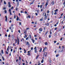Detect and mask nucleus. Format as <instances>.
Here are the masks:
<instances>
[{"label":"nucleus","mask_w":65,"mask_h":65,"mask_svg":"<svg viewBox=\"0 0 65 65\" xmlns=\"http://www.w3.org/2000/svg\"><path fill=\"white\" fill-rule=\"evenodd\" d=\"M13 52L14 53H15V51L14 50V51H13Z\"/></svg>","instance_id":"nucleus-56"},{"label":"nucleus","mask_w":65,"mask_h":65,"mask_svg":"<svg viewBox=\"0 0 65 65\" xmlns=\"http://www.w3.org/2000/svg\"><path fill=\"white\" fill-rule=\"evenodd\" d=\"M34 50H35V52L36 53H37V49H36V47H35L34 48Z\"/></svg>","instance_id":"nucleus-2"},{"label":"nucleus","mask_w":65,"mask_h":65,"mask_svg":"<svg viewBox=\"0 0 65 65\" xmlns=\"http://www.w3.org/2000/svg\"><path fill=\"white\" fill-rule=\"evenodd\" d=\"M10 15H11L12 14H11V12H10Z\"/></svg>","instance_id":"nucleus-57"},{"label":"nucleus","mask_w":65,"mask_h":65,"mask_svg":"<svg viewBox=\"0 0 65 65\" xmlns=\"http://www.w3.org/2000/svg\"><path fill=\"white\" fill-rule=\"evenodd\" d=\"M13 25L12 24H11V27H13Z\"/></svg>","instance_id":"nucleus-42"},{"label":"nucleus","mask_w":65,"mask_h":65,"mask_svg":"<svg viewBox=\"0 0 65 65\" xmlns=\"http://www.w3.org/2000/svg\"><path fill=\"white\" fill-rule=\"evenodd\" d=\"M49 11H48V10L47 11V13H49Z\"/></svg>","instance_id":"nucleus-54"},{"label":"nucleus","mask_w":65,"mask_h":65,"mask_svg":"<svg viewBox=\"0 0 65 65\" xmlns=\"http://www.w3.org/2000/svg\"><path fill=\"white\" fill-rule=\"evenodd\" d=\"M24 32H27V31L26 30H24Z\"/></svg>","instance_id":"nucleus-39"},{"label":"nucleus","mask_w":65,"mask_h":65,"mask_svg":"<svg viewBox=\"0 0 65 65\" xmlns=\"http://www.w3.org/2000/svg\"><path fill=\"white\" fill-rule=\"evenodd\" d=\"M18 32H19V33H21L20 31V30H19Z\"/></svg>","instance_id":"nucleus-48"},{"label":"nucleus","mask_w":65,"mask_h":65,"mask_svg":"<svg viewBox=\"0 0 65 65\" xmlns=\"http://www.w3.org/2000/svg\"><path fill=\"white\" fill-rule=\"evenodd\" d=\"M45 52H44L43 55V56L44 57V56H45Z\"/></svg>","instance_id":"nucleus-23"},{"label":"nucleus","mask_w":65,"mask_h":65,"mask_svg":"<svg viewBox=\"0 0 65 65\" xmlns=\"http://www.w3.org/2000/svg\"><path fill=\"white\" fill-rule=\"evenodd\" d=\"M39 30L40 31H41V32L42 31V28H40L39 29Z\"/></svg>","instance_id":"nucleus-7"},{"label":"nucleus","mask_w":65,"mask_h":65,"mask_svg":"<svg viewBox=\"0 0 65 65\" xmlns=\"http://www.w3.org/2000/svg\"><path fill=\"white\" fill-rule=\"evenodd\" d=\"M18 44H19V39H18Z\"/></svg>","instance_id":"nucleus-12"},{"label":"nucleus","mask_w":65,"mask_h":65,"mask_svg":"<svg viewBox=\"0 0 65 65\" xmlns=\"http://www.w3.org/2000/svg\"><path fill=\"white\" fill-rule=\"evenodd\" d=\"M35 14H36V15L37 16L38 15V14L37 13H36Z\"/></svg>","instance_id":"nucleus-32"},{"label":"nucleus","mask_w":65,"mask_h":65,"mask_svg":"<svg viewBox=\"0 0 65 65\" xmlns=\"http://www.w3.org/2000/svg\"><path fill=\"white\" fill-rule=\"evenodd\" d=\"M32 41L33 42V43H34V42H35V41L34 40H32Z\"/></svg>","instance_id":"nucleus-28"},{"label":"nucleus","mask_w":65,"mask_h":65,"mask_svg":"<svg viewBox=\"0 0 65 65\" xmlns=\"http://www.w3.org/2000/svg\"><path fill=\"white\" fill-rule=\"evenodd\" d=\"M2 58L3 60H4H4H5L4 58V57H3V56H2Z\"/></svg>","instance_id":"nucleus-26"},{"label":"nucleus","mask_w":65,"mask_h":65,"mask_svg":"<svg viewBox=\"0 0 65 65\" xmlns=\"http://www.w3.org/2000/svg\"><path fill=\"white\" fill-rule=\"evenodd\" d=\"M3 10H5V9H6V7H4L3 8Z\"/></svg>","instance_id":"nucleus-16"},{"label":"nucleus","mask_w":65,"mask_h":65,"mask_svg":"<svg viewBox=\"0 0 65 65\" xmlns=\"http://www.w3.org/2000/svg\"><path fill=\"white\" fill-rule=\"evenodd\" d=\"M18 8H17V7H16V8H15V9H16V10H17V11H18Z\"/></svg>","instance_id":"nucleus-29"},{"label":"nucleus","mask_w":65,"mask_h":65,"mask_svg":"<svg viewBox=\"0 0 65 65\" xmlns=\"http://www.w3.org/2000/svg\"><path fill=\"white\" fill-rule=\"evenodd\" d=\"M14 19H15V15H14Z\"/></svg>","instance_id":"nucleus-63"},{"label":"nucleus","mask_w":65,"mask_h":65,"mask_svg":"<svg viewBox=\"0 0 65 65\" xmlns=\"http://www.w3.org/2000/svg\"><path fill=\"white\" fill-rule=\"evenodd\" d=\"M55 27H56L57 26V25L56 24H55L54 25Z\"/></svg>","instance_id":"nucleus-55"},{"label":"nucleus","mask_w":65,"mask_h":65,"mask_svg":"<svg viewBox=\"0 0 65 65\" xmlns=\"http://www.w3.org/2000/svg\"><path fill=\"white\" fill-rule=\"evenodd\" d=\"M49 38H51V35H50L49 36Z\"/></svg>","instance_id":"nucleus-27"},{"label":"nucleus","mask_w":65,"mask_h":65,"mask_svg":"<svg viewBox=\"0 0 65 65\" xmlns=\"http://www.w3.org/2000/svg\"><path fill=\"white\" fill-rule=\"evenodd\" d=\"M6 54H8V52H7V51H6Z\"/></svg>","instance_id":"nucleus-31"},{"label":"nucleus","mask_w":65,"mask_h":65,"mask_svg":"<svg viewBox=\"0 0 65 65\" xmlns=\"http://www.w3.org/2000/svg\"><path fill=\"white\" fill-rule=\"evenodd\" d=\"M41 65V63H39L38 65Z\"/></svg>","instance_id":"nucleus-58"},{"label":"nucleus","mask_w":65,"mask_h":65,"mask_svg":"<svg viewBox=\"0 0 65 65\" xmlns=\"http://www.w3.org/2000/svg\"><path fill=\"white\" fill-rule=\"evenodd\" d=\"M24 35H25V37H27V35H26V34H25Z\"/></svg>","instance_id":"nucleus-34"},{"label":"nucleus","mask_w":65,"mask_h":65,"mask_svg":"<svg viewBox=\"0 0 65 65\" xmlns=\"http://www.w3.org/2000/svg\"><path fill=\"white\" fill-rule=\"evenodd\" d=\"M10 23H11V20H10V21H9Z\"/></svg>","instance_id":"nucleus-64"},{"label":"nucleus","mask_w":65,"mask_h":65,"mask_svg":"<svg viewBox=\"0 0 65 65\" xmlns=\"http://www.w3.org/2000/svg\"><path fill=\"white\" fill-rule=\"evenodd\" d=\"M20 50H22V48H21V47H20Z\"/></svg>","instance_id":"nucleus-61"},{"label":"nucleus","mask_w":65,"mask_h":65,"mask_svg":"<svg viewBox=\"0 0 65 65\" xmlns=\"http://www.w3.org/2000/svg\"><path fill=\"white\" fill-rule=\"evenodd\" d=\"M45 17L44 18V19H46V18H47V16H45Z\"/></svg>","instance_id":"nucleus-33"},{"label":"nucleus","mask_w":65,"mask_h":65,"mask_svg":"<svg viewBox=\"0 0 65 65\" xmlns=\"http://www.w3.org/2000/svg\"><path fill=\"white\" fill-rule=\"evenodd\" d=\"M19 60H21V57H19Z\"/></svg>","instance_id":"nucleus-53"},{"label":"nucleus","mask_w":65,"mask_h":65,"mask_svg":"<svg viewBox=\"0 0 65 65\" xmlns=\"http://www.w3.org/2000/svg\"><path fill=\"white\" fill-rule=\"evenodd\" d=\"M33 49V48L32 47L31 48V50H32Z\"/></svg>","instance_id":"nucleus-51"},{"label":"nucleus","mask_w":65,"mask_h":65,"mask_svg":"<svg viewBox=\"0 0 65 65\" xmlns=\"http://www.w3.org/2000/svg\"><path fill=\"white\" fill-rule=\"evenodd\" d=\"M9 46H8V48H7V51H8V50H9Z\"/></svg>","instance_id":"nucleus-10"},{"label":"nucleus","mask_w":65,"mask_h":65,"mask_svg":"<svg viewBox=\"0 0 65 65\" xmlns=\"http://www.w3.org/2000/svg\"><path fill=\"white\" fill-rule=\"evenodd\" d=\"M20 12H21V13H23L24 12H23V11H21Z\"/></svg>","instance_id":"nucleus-36"},{"label":"nucleus","mask_w":65,"mask_h":65,"mask_svg":"<svg viewBox=\"0 0 65 65\" xmlns=\"http://www.w3.org/2000/svg\"><path fill=\"white\" fill-rule=\"evenodd\" d=\"M12 30H13V29H11V32H13V31Z\"/></svg>","instance_id":"nucleus-60"},{"label":"nucleus","mask_w":65,"mask_h":65,"mask_svg":"<svg viewBox=\"0 0 65 65\" xmlns=\"http://www.w3.org/2000/svg\"><path fill=\"white\" fill-rule=\"evenodd\" d=\"M19 23V25H21V22H20Z\"/></svg>","instance_id":"nucleus-46"},{"label":"nucleus","mask_w":65,"mask_h":65,"mask_svg":"<svg viewBox=\"0 0 65 65\" xmlns=\"http://www.w3.org/2000/svg\"><path fill=\"white\" fill-rule=\"evenodd\" d=\"M24 53H26V50L25 49L24 50Z\"/></svg>","instance_id":"nucleus-24"},{"label":"nucleus","mask_w":65,"mask_h":65,"mask_svg":"<svg viewBox=\"0 0 65 65\" xmlns=\"http://www.w3.org/2000/svg\"><path fill=\"white\" fill-rule=\"evenodd\" d=\"M42 5H41L40 6V8H42Z\"/></svg>","instance_id":"nucleus-47"},{"label":"nucleus","mask_w":65,"mask_h":65,"mask_svg":"<svg viewBox=\"0 0 65 65\" xmlns=\"http://www.w3.org/2000/svg\"><path fill=\"white\" fill-rule=\"evenodd\" d=\"M2 54H4L3 51V50H2Z\"/></svg>","instance_id":"nucleus-25"},{"label":"nucleus","mask_w":65,"mask_h":65,"mask_svg":"<svg viewBox=\"0 0 65 65\" xmlns=\"http://www.w3.org/2000/svg\"><path fill=\"white\" fill-rule=\"evenodd\" d=\"M28 18H31V17H30V15H29L28 16Z\"/></svg>","instance_id":"nucleus-30"},{"label":"nucleus","mask_w":65,"mask_h":65,"mask_svg":"<svg viewBox=\"0 0 65 65\" xmlns=\"http://www.w3.org/2000/svg\"><path fill=\"white\" fill-rule=\"evenodd\" d=\"M18 59H17L16 60V62H18Z\"/></svg>","instance_id":"nucleus-62"},{"label":"nucleus","mask_w":65,"mask_h":65,"mask_svg":"<svg viewBox=\"0 0 65 65\" xmlns=\"http://www.w3.org/2000/svg\"><path fill=\"white\" fill-rule=\"evenodd\" d=\"M63 5H64V6H65V2H64L63 3Z\"/></svg>","instance_id":"nucleus-41"},{"label":"nucleus","mask_w":65,"mask_h":65,"mask_svg":"<svg viewBox=\"0 0 65 65\" xmlns=\"http://www.w3.org/2000/svg\"><path fill=\"white\" fill-rule=\"evenodd\" d=\"M4 4H6V2H5V1H4Z\"/></svg>","instance_id":"nucleus-18"},{"label":"nucleus","mask_w":65,"mask_h":65,"mask_svg":"<svg viewBox=\"0 0 65 65\" xmlns=\"http://www.w3.org/2000/svg\"><path fill=\"white\" fill-rule=\"evenodd\" d=\"M13 50V49H11V52H12V51Z\"/></svg>","instance_id":"nucleus-44"},{"label":"nucleus","mask_w":65,"mask_h":65,"mask_svg":"<svg viewBox=\"0 0 65 65\" xmlns=\"http://www.w3.org/2000/svg\"><path fill=\"white\" fill-rule=\"evenodd\" d=\"M59 54H57L56 55V57H58V56H59Z\"/></svg>","instance_id":"nucleus-20"},{"label":"nucleus","mask_w":65,"mask_h":65,"mask_svg":"<svg viewBox=\"0 0 65 65\" xmlns=\"http://www.w3.org/2000/svg\"><path fill=\"white\" fill-rule=\"evenodd\" d=\"M54 14H57V13L56 12H55L54 13Z\"/></svg>","instance_id":"nucleus-59"},{"label":"nucleus","mask_w":65,"mask_h":65,"mask_svg":"<svg viewBox=\"0 0 65 65\" xmlns=\"http://www.w3.org/2000/svg\"><path fill=\"white\" fill-rule=\"evenodd\" d=\"M8 37H10V35H8Z\"/></svg>","instance_id":"nucleus-45"},{"label":"nucleus","mask_w":65,"mask_h":65,"mask_svg":"<svg viewBox=\"0 0 65 65\" xmlns=\"http://www.w3.org/2000/svg\"><path fill=\"white\" fill-rule=\"evenodd\" d=\"M7 20H8V19H7V18H6L5 21L6 22H7Z\"/></svg>","instance_id":"nucleus-11"},{"label":"nucleus","mask_w":65,"mask_h":65,"mask_svg":"<svg viewBox=\"0 0 65 65\" xmlns=\"http://www.w3.org/2000/svg\"><path fill=\"white\" fill-rule=\"evenodd\" d=\"M18 20H19V18H17L16 20L17 21H18Z\"/></svg>","instance_id":"nucleus-40"},{"label":"nucleus","mask_w":65,"mask_h":65,"mask_svg":"<svg viewBox=\"0 0 65 65\" xmlns=\"http://www.w3.org/2000/svg\"><path fill=\"white\" fill-rule=\"evenodd\" d=\"M56 42H57V41H54V43H56Z\"/></svg>","instance_id":"nucleus-35"},{"label":"nucleus","mask_w":65,"mask_h":65,"mask_svg":"<svg viewBox=\"0 0 65 65\" xmlns=\"http://www.w3.org/2000/svg\"><path fill=\"white\" fill-rule=\"evenodd\" d=\"M45 24H46V26H48L49 25V23H47L46 24V23H45Z\"/></svg>","instance_id":"nucleus-6"},{"label":"nucleus","mask_w":65,"mask_h":65,"mask_svg":"<svg viewBox=\"0 0 65 65\" xmlns=\"http://www.w3.org/2000/svg\"><path fill=\"white\" fill-rule=\"evenodd\" d=\"M58 10V9H56V10H54V12H57Z\"/></svg>","instance_id":"nucleus-8"},{"label":"nucleus","mask_w":65,"mask_h":65,"mask_svg":"<svg viewBox=\"0 0 65 65\" xmlns=\"http://www.w3.org/2000/svg\"><path fill=\"white\" fill-rule=\"evenodd\" d=\"M49 62H50V63H51V60L50 59L49 60Z\"/></svg>","instance_id":"nucleus-14"},{"label":"nucleus","mask_w":65,"mask_h":65,"mask_svg":"<svg viewBox=\"0 0 65 65\" xmlns=\"http://www.w3.org/2000/svg\"><path fill=\"white\" fill-rule=\"evenodd\" d=\"M26 44L27 45L28 47H29V46H30V43L28 42H26Z\"/></svg>","instance_id":"nucleus-1"},{"label":"nucleus","mask_w":65,"mask_h":65,"mask_svg":"<svg viewBox=\"0 0 65 65\" xmlns=\"http://www.w3.org/2000/svg\"><path fill=\"white\" fill-rule=\"evenodd\" d=\"M57 29V27L55 28V30H56Z\"/></svg>","instance_id":"nucleus-49"},{"label":"nucleus","mask_w":65,"mask_h":65,"mask_svg":"<svg viewBox=\"0 0 65 65\" xmlns=\"http://www.w3.org/2000/svg\"><path fill=\"white\" fill-rule=\"evenodd\" d=\"M5 13H7V11L6 10L5 11Z\"/></svg>","instance_id":"nucleus-37"},{"label":"nucleus","mask_w":65,"mask_h":65,"mask_svg":"<svg viewBox=\"0 0 65 65\" xmlns=\"http://www.w3.org/2000/svg\"><path fill=\"white\" fill-rule=\"evenodd\" d=\"M55 3H54V1H53L50 4V5H53Z\"/></svg>","instance_id":"nucleus-3"},{"label":"nucleus","mask_w":65,"mask_h":65,"mask_svg":"<svg viewBox=\"0 0 65 65\" xmlns=\"http://www.w3.org/2000/svg\"><path fill=\"white\" fill-rule=\"evenodd\" d=\"M8 7H11V6L10 5V2H8Z\"/></svg>","instance_id":"nucleus-5"},{"label":"nucleus","mask_w":65,"mask_h":65,"mask_svg":"<svg viewBox=\"0 0 65 65\" xmlns=\"http://www.w3.org/2000/svg\"><path fill=\"white\" fill-rule=\"evenodd\" d=\"M27 55H31V54H30V53H28L27 54Z\"/></svg>","instance_id":"nucleus-52"},{"label":"nucleus","mask_w":65,"mask_h":65,"mask_svg":"<svg viewBox=\"0 0 65 65\" xmlns=\"http://www.w3.org/2000/svg\"><path fill=\"white\" fill-rule=\"evenodd\" d=\"M33 3H34V2H33L32 3H31L30 4H33Z\"/></svg>","instance_id":"nucleus-19"},{"label":"nucleus","mask_w":65,"mask_h":65,"mask_svg":"<svg viewBox=\"0 0 65 65\" xmlns=\"http://www.w3.org/2000/svg\"><path fill=\"white\" fill-rule=\"evenodd\" d=\"M48 5V1H47L46 2V4L45 5V6L46 7H47V5Z\"/></svg>","instance_id":"nucleus-4"},{"label":"nucleus","mask_w":65,"mask_h":65,"mask_svg":"<svg viewBox=\"0 0 65 65\" xmlns=\"http://www.w3.org/2000/svg\"><path fill=\"white\" fill-rule=\"evenodd\" d=\"M60 44V43H57V45H58V44Z\"/></svg>","instance_id":"nucleus-43"},{"label":"nucleus","mask_w":65,"mask_h":65,"mask_svg":"<svg viewBox=\"0 0 65 65\" xmlns=\"http://www.w3.org/2000/svg\"><path fill=\"white\" fill-rule=\"evenodd\" d=\"M44 61L43 59H42V61H41V63H43V61Z\"/></svg>","instance_id":"nucleus-15"},{"label":"nucleus","mask_w":65,"mask_h":65,"mask_svg":"<svg viewBox=\"0 0 65 65\" xmlns=\"http://www.w3.org/2000/svg\"><path fill=\"white\" fill-rule=\"evenodd\" d=\"M9 11L10 12H11V9L10 8L9 9Z\"/></svg>","instance_id":"nucleus-22"},{"label":"nucleus","mask_w":65,"mask_h":65,"mask_svg":"<svg viewBox=\"0 0 65 65\" xmlns=\"http://www.w3.org/2000/svg\"><path fill=\"white\" fill-rule=\"evenodd\" d=\"M13 7L12 6L11 8L12 10V9H13Z\"/></svg>","instance_id":"nucleus-38"},{"label":"nucleus","mask_w":65,"mask_h":65,"mask_svg":"<svg viewBox=\"0 0 65 65\" xmlns=\"http://www.w3.org/2000/svg\"><path fill=\"white\" fill-rule=\"evenodd\" d=\"M26 30H29L30 28H26Z\"/></svg>","instance_id":"nucleus-17"},{"label":"nucleus","mask_w":65,"mask_h":65,"mask_svg":"<svg viewBox=\"0 0 65 65\" xmlns=\"http://www.w3.org/2000/svg\"><path fill=\"white\" fill-rule=\"evenodd\" d=\"M46 50V47H45L44 48L43 50V52H44V50Z\"/></svg>","instance_id":"nucleus-9"},{"label":"nucleus","mask_w":65,"mask_h":65,"mask_svg":"<svg viewBox=\"0 0 65 65\" xmlns=\"http://www.w3.org/2000/svg\"><path fill=\"white\" fill-rule=\"evenodd\" d=\"M40 21H43V19H41L40 20Z\"/></svg>","instance_id":"nucleus-21"},{"label":"nucleus","mask_w":65,"mask_h":65,"mask_svg":"<svg viewBox=\"0 0 65 65\" xmlns=\"http://www.w3.org/2000/svg\"><path fill=\"white\" fill-rule=\"evenodd\" d=\"M62 49L63 50L64 49V46H62Z\"/></svg>","instance_id":"nucleus-50"},{"label":"nucleus","mask_w":65,"mask_h":65,"mask_svg":"<svg viewBox=\"0 0 65 65\" xmlns=\"http://www.w3.org/2000/svg\"><path fill=\"white\" fill-rule=\"evenodd\" d=\"M45 45H47V44H48L47 43V42H46L45 43Z\"/></svg>","instance_id":"nucleus-13"}]
</instances>
